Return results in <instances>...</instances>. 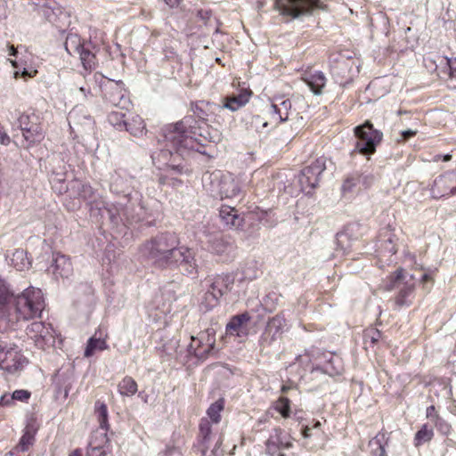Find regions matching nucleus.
<instances>
[{
	"instance_id": "obj_1",
	"label": "nucleus",
	"mask_w": 456,
	"mask_h": 456,
	"mask_svg": "<svg viewBox=\"0 0 456 456\" xmlns=\"http://www.w3.org/2000/svg\"><path fill=\"white\" fill-rule=\"evenodd\" d=\"M163 148L152 155L153 162L159 169L182 172L183 167L178 160L190 155L191 151H200L207 141H215L208 132L207 124L193 117H185L175 124L167 125L163 129Z\"/></svg>"
},
{
	"instance_id": "obj_2",
	"label": "nucleus",
	"mask_w": 456,
	"mask_h": 456,
	"mask_svg": "<svg viewBox=\"0 0 456 456\" xmlns=\"http://www.w3.org/2000/svg\"><path fill=\"white\" fill-rule=\"evenodd\" d=\"M175 233H161L142 247V254L154 265L161 268H179L183 273L196 274L198 265L192 249L179 247Z\"/></svg>"
},
{
	"instance_id": "obj_3",
	"label": "nucleus",
	"mask_w": 456,
	"mask_h": 456,
	"mask_svg": "<svg viewBox=\"0 0 456 456\" xmlns=\"http://www.w3.org/2000/svg\"><path fill=\"white\" fill-rule=\"evenodd\" d=\"M45 307L40 289L30 286L14 294L6 281L0 277V319L15 322L40 318Z\"/></svg>"
},
{
	"instance_id": "obj_4",
	"label": "nucleus",
	"mask_w": 456,
	"mask_h": 456,
	"mask_svg": "<svg viewBox=\"0 0 456 456\" xmlns=\"http://www.w3.org/2000/svg\"><path fill=\"white\" fill-rule=\"evenodd\" d=\"M385 287L387 290H398L395 298V304L398 308L411 305L414 298L415 282L412 276L403 269H398L394 275H391Z\"/></svg>"
},
{
	"instance_id": "obj_5",
	"label": "nucleus",
	"mask_w": 456,
	"mask_h": 456,
	"mask_svg": "<svg viewBox=\"0 0 456 456\" xmlns=\"http://www.w3.org/2000/svg\"><path fill=\"white\" fill-rule=\"evenodd\" d=\"M354 130L357 139L354 151L365 156L372 155L382 141V132L375 129L370 121L355 126Z\"/></svg>"
},
{
	"instance_id": "obj_6",
	"label": "nucleus",
	"mask_w": 456,
	"mask_h": 456,
	"mask_svg": "<svg viewBox=\"0 0 456 456\" xmlns=\"http://www.w3.org/2000/svg\"><path fill=\"white\" fill-rule=\"evenodd\" d=\"M19 127L22 131L24 140L30 147L40 142L45 138V132L41 126V118L35 112H23L18 118Z\"/></svg>"
},
{
	"instance_id": "obj_7",
	"label": "nucleus",
	"mask_w": 456,
	"mask_h": 456,
	"mask_svg": "<svg viewBox=\"0 0 456 456\" xmlns=\"http://www.w3.org/2000/svg\"><path fill=\"white\" fill-rule=\"evenodd\" d=\"M90 44L82 41L77 34H69L64 43L65 50L69 55H78L86 70H92L95 67L96 57L89 48Z\"/></svg>"
},
{
	"instance_id": "obj_8",
	"label": "nucleus",
	"mask_w": 456,
	"mask_h": 456,
	"mask_svg": "<svg viewBox=\"0 0 456 456\" xmlns=\"http://www.w3.org/2000/svg\"><path fill=\"white\" fill-rule=\"evenodd\" d=\"M191 341L188 346L190 354L199 359L207 358L214 350L216 344V332L214 329H207L200 331L197 336H191Z\"/></svg>"
},
{
	"instance_id": "obj_9",
	"label": "nucleus",
	"mask_w": 456,
	"mask_h": 456,
	"mask_svg": "<svg viewBox=\"0 0 456 456\" xmlns=\"http://www.w3.org/2000/svg\"><path fill=\"white\" fill-rule=\"evenodd\" d=\"M26 334L38 348L45 349L54 346L55 332L51 324L32 322L27 327Z\"/></svg>"
},
{
	"instance_id": "obj_10",
	"label": "nucleus",
	"mask_w": 456,
	"mask_h": 456,
	"mask_svg": "<svg viewBox=\"0 0 456 456\" xmlns=\"http://www.w3.org/2000/svg\"><path fill=\"white\" fill-rule=\"evenodd\" d=\"M275 7L282 15L297 18L320 7V0H275Z\"/></svg>"
},
{
	"instance_id": "obj_11",
	"label": "nucleus",
	"mask_w": 456,
	"mask_h": 456,
	"mask_svg": "<svg viewBox=\"0 0 456 456\" xmlns=\"http://www.w3.org/2000/svg\"><path fill=\"white\" fill-rule=\"evenodd\" d=\"M235 281L233 273L217 274L211 278L209 289L206 294V299L211 306L215 305L220 297L229 292Z\"/></svg>"
},
{
	"instance_id": "obj_12",
	"label": "nucleus",
	"mask_w": 456,
	"mask_h": 456,
	"mask_svg": "<svg viewBox=\"0 0 456 456\" xmlns=\"http://www.w3.org/2000/svg\"><path fill=\"white\" fill-rule=\"evenodd\" d=\"M224 409V403L221 400H218L212 403L208 409L207 414L208 418H204L201 419L200 424V434L202 437V453L205 454L206 451L208 449V441L210 440L212 428L211 423L217 424L221 420V411Z\"/></svg>"
},
{
	"instance_id": "obj_13",
	"label": "nucleus",
	"mask_w": 456,
	"mask_h": 456,
	"mask_svg": "<svg viewBox=\"0 0 456 456\" xmlns=\"http://www.w3.org/2000/svg\"><path fill=\"white\" fill-rule=\"evenodd\" d=\"M212 181V191L221 199L233 198L240 192V186L231 174L214 173L209 176Z\"/></svg>"
},
{
	"instance_id": "obj_14",
	"label": "nucleus",
	"mask_w": 456,
	"mask_h": 456,
	"mask_svg": "<svg viewBox=\"0 0 456 456\" xmlns=\"http://www.w3.org/2000/svg\"><path fill=\"white\" fill-rule=\"evenodd\" d=\"M325 168V160L322 158L317 159L311 165L305 167L298 176L301 190L310 193L311 190L318 185L320 176Z\"/></svg>"
},
{
	"instance_id": "obj_15",
	"label": "nucleus",
	"mask_w": 456,
	"mask_h": 456,
	"mask_svg": "<svg viewBox=\"0 0 456 456\" xmlns=\"http://www.w3.org/2000/svg\"><path fill=\"white\" fill-rule=\"evenodd\" d=\"M27 362L26 357L17 346H6L0 354V369L8 373L15 374L20 371Z\"/></svg>"
},
{
	"instance_id": "obj_16",
	"label": "nucleus",
	"mask_w": 456,
	"mask_h": 456,
	"mask_svg": "<svg viewBox=\"0 0 456 456\" xmlns=\"http://www.w3.org/2000/svg\"><path fill=\"white\" fill-rule=\"evenodd\" d=\"M293 446V438L285 430L276 428L265 443L266 452L271 456H285L284 450Z\"/></svg>"
},
{
	"instance_id": "obj_17",
	"label": "nucleus",
	"mask_w": 456,
	"mask_h": 456,
	"mask_svg": "<svg viewBox=\"0 0 456 456\" xmlns=\"http://www.w3.org/2000/svg\"><path fill=\"white\" fill-rule=\"evenodd\" d=\"M267 114L270 118V123L273 125L287 121L292 118L294 115H297V113L292 110L290 100L282 98L275 99L269 106Z\"/></svg>"
},
{
	"instance_id": "obj_18",
	"label": "nucleus",
	"mask_w": 456,
	"mask_h": 456,
	"mask_svg": "<svg viewBox=\"0 0 456 456\" xmlns=\"http://www.w3.org/2000/svg\"><path fill=\"white\" fill-rule=\"evenodd\" d=\"M456 191V172L451 171L439 175L431 188L435 199L450 196Z\"/></svg>"
},
{
	"instance_id": "obj_19",
	"label": "nucleus",
	"mask_w": 456,
	"mask_h": 456,
	"mask_svg": "<svg viewBox=\"0 0 456 456\" xmlns=\"http://www.w3.org/2000/svg\"><path fill=\"white\" fill-rule=\"evenodd\" d=\"M99 428L92 435L89 446L99 444V446L110 447L109 438L107 437V430L109 428L108 423V410L104 403H101L97 408Z\"/></svg>"
},
{
	"instance_id": "obj_20",
	"label": "nucleus",
	"mask_w": 456,
	"mask_h": 456,
	"mask_svg": "<svg viewBox=\"0 0 456 456\" xmlns=\"http://www.w3.org/2000/svg\"><path fill=\"white\" fill-rule=\"evenodd\" d=\"M286 327V321L281 315H275L271 318L261 335L260 340L262 345L271 346L273 342L281 338Z\"/></svg>"
},
{
	"instance_id": "obj_21",
	"label": "nucleus",
	"mask_w": 456,
	"mask_h": 456,
	"mask_svg": "<svg viewBox=\"0 0 456 456\" xmlns=\"http://www.w3.org/2000/svg\"><path fill=\"white\" fill-rule=\"evenodd\" d=\"M68 120L71 129L81 132L92 131L94 125L93 118L80 107H75L69 111Z\"/></svg>"
},
{
	"instance_id": "obj_22",
	"label": "nucleus",
	"mask_w": 456,
	"mask_h": 456,
	"mask_svg": "<svg viewBox=\"0 0 456 456\" xmlns=\"http://www.w3.org/2000/svg\"><path fill=\"white\" fill-rule=\"evenodd\" d=\"M250 319L251 317L247 312L232 316L226 324V335L239 338L246 337L248 333V324Z\"/></svg>"
},
{
	"instance_id": "obj_23",
	"label": "nucleus",
	"mask_w": 456,
	"mask_h": 456,
	"mask_svg": "<svg viewBox=\"0 0 456 456\" xmlns=\"http://www.w3.org/2000/svg\"><path fill=\"white\" fill-rule=\"evenodd\" d=\"M104 97L113 106L126 103V90L122 82H110L105 87Z\"/></svg>"
},
{
	"instance_id": "obj_24",
	"label": "nucleus",
	"mask_w": 456,
	"mask_h": 456,
	"mask_svg": "<svg viewBox=\"0 0 456 456\" xmlns=\"http://www.w3.org/2000/svg\"><path fill=\"white\" fill-rule=\"evenodd\" d=\"M55 279H68L73 274V265L70 259L61 254H56L51 265Z\"/></svg>"
},
{
	"instance_id": "obj_25",
	"label": "nucleus",
	"mask_w": 456,
	"mask_h": 456,
	"mask_svg": "<svg viewBox=\"0 0 456 456\" xmlns=\"http://www.w3.org/2000/svg\"><path fill=\"white\" fill-rule=\"evenodd\" d=\"M78 195L87 201L93 215L94 212L101 211L102 206L104 207L103 199L98 195L89 184H79Z\"/></svg>"
},
{
	"instance_id": "obj_26",
	"label": "nucleus",
	"mask_w": 456,
	"mask_h": 456,
	"mask_svg": "<svg viewBox=\"0 0 456 456\" xmlns=\"http://www.w3.org/2000/svg\"><path fill=\"white\" fill-rule=\"evenodd\" d=\"M383 243L382 249L379 253V263H383V259L387 264H390L392 260L390 259L393 255H395L397 251V248L395 245V235L392 234L389 231H385L383 234Z\"/></svg>"
},
{
	"instance_id": "obj_27",
	"label": "nucleus",
	"mask_w": 456,
	"mask_h": 456,
	"mask_svg": "<svg viewBox=\"0 0 456 456\" xmlns=\"http://www.w3.org/2000/svg\"><path fill=\"white\" fill-rule=\"evenodd\" d=\"M219 216L228 228L238 229L242 226L243 219L238 215L234 208L226 205L222 206Z\"/></svg>"
},
{
	"instance_id": "obj_28",
	"label": "nucleus",
	"mask_w": 456,
	"mask_h": 456,
	"mask_svg": "<svg viewBox=\"0 0 456 456\" xmlns=\"http://www.w3.org/2000/svg\"><path fill=\"white\" fill-rule=\"evenodd\" d=\"M303 80L314 94H322V90L326 84V77L321 71L306 72L304 74Z\"/></svg>"
},
{
	"instance_id": "obj_29",
	"label": "nucleus",
	"mask_w": 456,
	"mask_h": 456,
	"mask_svg": "<svg viewBox=\"0 0 456 456\" xmlns=\"http://www.w3.org/2000/svg\"><path fill=\"white\" fill-rule=\"evenodd\" d=\"M388 437L385 432H379L369 442V449L371 456H386L385 447Z\"/></svg>"
},
{
	"instance_id": "obj_30",
	"label": "nucleus",
	"mask_w": 456,
	"mask_h": 456,
	"mask_svg": "<svg viewBox=\"0 0 456 456\" xmlns=\"http://www.w3.org/2000/svg\"><path fill=\"white\" fill-rule=\"evenodd\" d=\"M250 98V93L247 90H243L237 95H232L225 99V103L224 104V107L232 110L235 111L239 110L240 108L243 107Z\"/></svg>"
},
{
	"instance_id": "obj_31",
	"label": "nucleus",
	"mask_w": 456,
	"mask_h": 456,
	"mask_svg": "<svg viewBox=\"0 0 456 456\" xmlns=\"http://www.w3.org/2000/svg\"><path fill=\"white\" fill-rule=\"evenodd\" d=\"M137 390L136 381L129 376L123 378L118 384V391L122 396H133L136 394Z\"/></svg>"
},
{
	"instance_id": "obj_32",
	"label": "nucleus",
	"mask_w": 456,
	"mask_h": 456,
	"mask_svg": "<svg viewBox=\"0 0 456 456\" xmlns=\"http://www.w3.org/2000/svg\"><path fill=\"white\" fill-rule=\"evenodd\" d=\"M125 130L134 136L142 135L145 132L143 119L139 115H133L127 122L126 121Z\"/></svg>"
},
{
	"instance_id": "obj_33",
	"label": "nucleus",
	"mask_w": 456,
	"mask_h": 456,
	"mask_svg": "<svg viewBox=\"0 0 456 456\" xmlns=\"http://www.w3.org/2000/svg\"><path fill=\"white\" fill-rule=\"evenodd\" d=\"M108 348L107 343L105 339L101 338H96L95 335L89 338L87 342V346L85 350V356L90 357L96 351H102Z\"/></svg>"
},
{
	"instance_id": "obj_34",
	"label": "nucleus",
	"mask_w": 456,
	"mask_h": 456,
	"mask_svg": "<svg viewBox=\"0 0 456 456\" xmlns=\"http://www.w3.org/2000/svg\"><path fill=\"white\" fill-rule=\"evenodd\" d=\"M30 397V392L28 390L20 389L15 390L12 395L8 394L0 396V405H8L12 401L18 400L20 402L27 401Z\"/></svg>"
},
{
	"instance_id": "obj_35",
	"label": "nucleus",
	"mask_w": 456,
	"mask_h": 456,
	"mask_svg": "<svg viewBox=\"0 0 456 456\" xmlns=\"http://www.w3.org/2000/svg\"><path fill=\"white\" fill-rule=\"evenodd\" d=\"M12 263L19 271L28 269L30 266V262L27 258L26 252L22 249H17L12 254Z\"/></svg>"
},
{
	"instance_id": "obj_36",
	"label": "nucleus",
	"mask_w": 456,
	"mask_h": 456,
	"mask_svg": "<svg viewBox=\"0 0 456 456\" xmlns=\"http://www.w3.org/2000/svg\"><path fill=\"white\" fill-rule=\"evenodd\" d=\"M110 191L116 194H123L125 196H128L130 194L126 180L118 175L112 178Z\"/></svg>"
},
{
	"instance_id": "obj_37",
	"label": "nucleus",
	"mask_w": 456,
	"mask_h": 456,
	"mask_svg": "<svg viewBox=\"0 0 456 456\" xmlns=\"http://www.w3.org/2000/svg\"><path fill=\"white\" fill-rule=\"evenodd\" d=\"M35 430L27 427L16 449L20 452H27L34 443Z\"/></svg>"
},
{
	"instance_id": "obj_38",
	"label": "nucleus",
	"mask_w": 456,
	"mask_h": 456,
	"mask_svg": "<svg viewBox=\"0 0 456 456\" xmlns=\"http://www.w3.org/2000/svg\"><path fill=\"white\" fill-rule=\"evenodd\" d=\"M434 436L433 429L429 428L427 424L423 425L421 428L415 435V445L419 446L423 443L428 442L432 439Z\"/></svg>"
},
{
	"instance_id": "obj_39",
	"label": "nucleus",
	"mask_w": 456,
	"mask_h": 456,
	"mask_svg": "<svg viewBox=\"0 0 456 456\" xmlns=\"http://www.w3.org/2000/svg\"><path fill=\"white\" fill-rule=\"evenodd\" d=\"M125 115L119 111H112L108 116V120L118 130H123L126 126Z\"/></svg>"
},
{
	"instance_id": "obj_40",
	"label": "nucleus",
	"mask_w": 456,
	"mask_h": 456,
	"mask_svg": "<svg viewBox=\"0 0 456 456\" xmlns=\"http://www.w3.org/2000/svg\"><path fill=\"white\" fill-rule=\"evenodd\" d=\"M289 400L286 397H280L275 403V410L281 414L283 418L289 417L290 406Z\"/></svg>"
},
{
	"instance_id": "obj_41",
	"label": "nucleus",
	"mask_w": 456,
	"mask_h": 456,
	"mask_svg": "<svg viewBox=\"0 0 456 456\" xmlns=\"http://www.w3.org/2000/svg\"><path fill=\"white\" fill-rule=\"evenodd\" d=\"M97 213L102 216L104 217V214H107L108 218L110 221L113 224H117L118 221L119 213L118 210L111 209L107 203L104 201V207L102 206V210L97 211Z\"/></svg>"
},
{
	"instance_id": "obj_42",
	"label": "nucleus",
	"mask_w": 456,
	"mask_h": 456,
	"mask_svg": "<svg viewBox=\"0 0 456 456\" xmlns=\"http://www.w3.org/2000/svg\"><path fill=\"white\" fill-rule=\"evenodd\" d=\"M110 447L99 446V444L89 446L86 455L87 456H106L110 452Z\"/></svg>"
},
{
	"instance_id": "obj_43",
	"label": "nucleus",
	"mask_w": 456,
	"mask_h": 456,
	"mask_svg": "<svg viewBox=\"0 0 456 456\" xmlns=\"http://www.w3.org/2000/svg\"><path fill=\"white\" fill-rule=\"evenodd\" d=\"M355 177H356L357 183H359L360 188L361 187L368 188L369 186L371 185V183L374 181V176L370 174H362V175H357Z\"/></svg>"
},
{
	"instance_id": "obj_44",
	"label": "nucleus",
	"mask_w": 456,
	"mask_h": 456,
	"mask_svg": "<svg viewBox=\"0 0 456 456\" xmlns=\"http://www.w3.org/2000/svg\"><path fill=\"white\" fill-rule=\"evenodd\" d=\"M381 337L380 332L378 330L371 329L367 330L364 338L366 340L370 339L372 344L377 343Z\"/></svg>"
},
{
	"instance_id": "obj_45",
	"label": "nucleus",
	"mask_w": 456,
	"mask_h": 456,
	"mask_svg": "<svg viewBox=\"0 0 456 456\" xmlns=\"http://www.w3.org/2000/svg\"><path fill=\"white\" fill-rule=\"evenodd\" d=\"M357 185H359V183H357L356 177H349L343 183V190L351 191Z\"/></svg>"
},
{
	"instance_id": "obj_46",
	"label": "nucleus",
	"mask_w": 456,
	"mask_h": 456,
	"mask_svg": "<svg viewBox=\"0 0 456 456\" xmlns=\"http://www.w3.org/2000/svg\"><path fill=\"white\" fill-rule=\"evenodd\" d=\"M416 134H417V131L416 130H412V129H408V130L402 131L401 132V138H399L397 141L399 142H404V141L408 140L409 138L413 137L414 135H416Z\"/></svg>"
},
{
	"instance_id": "obj_47",
	"label": "nucleus",
	"mask_w": 456,
	"mask_h": 456,
	"mask_svg": "<svg viewBox=\"0 0 456 456\" xmlns=\"http://www.w3.org/2000/svg\"><path fill=\"white\" fill-rule=\"evenodd\" d=\"M0 142L8 145L11 142L10 136L0 127Z\"/></svg>"
},
{
	"instance_id": "obj_48",
	"label": "nucleus",
	"mask_w": 456,
	"mask_h": 456,
	"mask_svg": "<svg viewBox=\"0 0 456 456\" xmlns=\"http://www.w3.org/2000/svg\"><path fill=\"white\" fill-rule=\"evenodd\" d=\"M78 92L82 94L85 100L88 99V97L92 95L91 89L86 86H80L78 88Z\"/></svg>"
},
{
	"instance_id": "obj_49",
	"label": "nucleus",
	"mask_w": 456,
	"mask_h": 456,
	"mask_svg": "<svg viewBox=\"0 0 456 456\" xmlns=\"http://www.w3.org/2000/svg\"><path fill=\"white\" fill-rule=\"evenodd\" d=\"M448 65L450 69V76L456 78V59L453 61H448Z\"/></svg>"
},
{
	"instance_id": "obj_50",
	"label": "nucleus",
	"mask_w": 456,
	"mask_h": 456,
	"mask_svg": "<svg viewBox=\"0 0 456 456\" xmlns=\"http://www.w3.org/2000/svg\"><path fill=\"white\" fill-rule=\"evenodd\" d=\"M222 444V439L219 438L215 445V447L212 450V453L215 456H220L222 454V452L220 451V446Z\"/></svg>"
},
{
	"instance_id": "obj_51",
	"label": "nucleus",
	"mask_w": 456,
	"mask_h": 456,
	"mask_svg": "<svg viewBox=\"0 0 456 456\" xmlns=\"http://www.w3.org/2000/svg\"><path fill=\"white\" fill-rule=\"evenodd\" d=\"M427 417L429 419L437 418V415L436 414V409L435 406H429L427 409Z\"/></svg>"
},
{
	"instance_id": "obj_52",
	"label": "nucleus",
	"mask_w": 456,
	"mask_h": 456,
	"mask_svg": "<svg viewBox=\"0 0 456 456\" xmlns=\"http://www.w3.org/2000/svg\"><path fill=\"white\" fill-rule=\"evenodd\" d=\"M36 73H37L36 70H34L33 72H29L27 69H23V70L20 73V76L23 77H32L35 76Z\"/></svg>"
},
{
	"instance_id": "obj_53",
	"label": "nucleus",
	"mask_w": 456,
	"mask_h": 456,
	"mask_svg": "<svg viewBox=\"0 0 456 456\" xmlns=\"http://www.w3.org/2000/svg\"><path fill=\"white\" fill-rule=\"evenodd\" d=\"M311 428L308 427V426H305L304 428H303V431H302V435L304 437L307 438L311 436Z\"/></svg>"
},
{
	"instance_id": "obj_54",
	"label": "nucleus",
	"mask_w": 456,
	"mask_h": 456,
	"mask_svg": "<svg viewBox=\"0 0 456 456\" xmlns=\"http://www.w3.org/2000/svg\"><path fill=\"white\" fill-rule=\"evenodd\" d=\"M170 7L177 6L181 0H164Z\"/></svg>"
},
{
	"instance_id": "obj_55",
	"label": "nucleus",
	"mask_w": 456,
	"mask_h": 456,
	"mask_svg": "<svg viewBox=\"0 0 456 456\" xmlns=\"http://www.w3.org/2000/svg\"><path fill=\"white\" fill-rule=\"evenodd\" d=\"M7 48H8V52H9L8 54L10 56H15L17 54V50H16V48L13 45H8Z\"/></svg>"
},
{
	"instance_id": "obj_56",
	"label": "nucleus",
	"mask_w": 456,
	"mask_h": 456,
	"mask_svg": "<svg viewBox=\"0 0 456 456\" xmlns=\"http://www.w3.org/2000/svg\"><path fill=\"white\" fill-rule=\"evenodd\" d=\"M440 428L444 433H447L449 431V426L446 423L441 424Z\"/></svg>"
},
{
	"instance_id": "obj_57",
	"label": "nucleus",
	"mask_w": 456,
	"mask_h": 456,
	"mask_svg": "<svg viewBox=\"0 0 456 456\" xmlns=\"http://www.w3.org/2000/svg\"><path fill=\"white\" fill-rule=\"evenodd\" d=\"M69 456H82V453L79 450H75Z\"/></svg>"
},
{
	"instance_id": "obj_58",
	"label": "nucleus",
	"mask_w": 456,
	"mask_h": 456,
	"mask_svg": "<svg viewBox=\"0 0 456 456\" xmlns=\"http://www.w3.org/2000/svg\"><path fill=\"white\" fill-rule=\"evenodd\" d=\"M289 389H290V387H289V386L283 385V386L281 387V392H282V393H287Z\"/></svg>"
},
{
	"instance_id": "obj_59",
	"label": "nucleus",
	"mask_w": 456,
	"mask_h": 456,
	"mask_svg": "<svg viewBox=\"0 0 456 456\" xmlns=\"http://www.w3.org/2000/svg\"><path fill=\"white\" fill-rule=\"evenodd\" d=\"M452 159V156L449 154H446L443 157L444 161H449Z\"/></svg>"
},
{
	"instance_id": "obj_60",
	"label": "nucleus",
	"mask_w": 456,
	"mask_h": 456,
	"mask_svg": "<svg viewBox=\"0 0 456 456\" xmlns=\"http://www.w3.org/2000/svg\"><path fill=\"white\" fill-rule=\"evenodd\" d=\"M10 61H11L12 66L14 69H18V63H17V61H12V60H11Z\"/></svg>"
},
{
	"instance_id": "obj_61",
	"label": "nucleus",
	"mask_w": 456,
	"mask_h": 456,
	"mask_svg": "<svg viewBox=\"0 0 456 456\" xmlns=\"http://www.w3.org/2000/svg\"><path fill=\"white\" fill-rule=\"evenodd\" d=\"M320 427H321V422H320V421H316V422L314 423V427H313V428H320Z\"/></svg>"
},
{
	"instance_id": "obj_62",
	"label": "nucleus",
	"mask_w": 456,
	"mask_h": 456,
	"mask_svg": "<svg viewBox=\"0 0 456 456\" xmlns=\"http://www.w3.org/2000/svg\"><path fill=\"white\" fill-rule=\"evenodd\" d=\"M428 279H429V276H428V274H424V275L422 276V280H423V281H428Z\"/></svg>"
},
{
	"instance_id": "obj_63",
	"label": "nucleus",
	"mask_w": 456,
	"mask_h": 456,
	"mask_svg": "<svg viewBox=\"0 0 456 456\" xmlns=\"http://www.w3.org/2000/svg\"><path fill=\"white\" fill-rule=\"evenodd\" d=\"M19 76H20V72L18 70H16L14 72V77L17 78V77H19Z\"/></svg>"
},
{
	"instance_id": "obj_64",
	"label": "nucleus",
	"mask_w": 456,
	"mask_h": 456,
	"mask_svg": "<svg viewBox=\"0 0 456 456\" xmlns=\"http://www.w3.org/2000/svg\"><path fill=\"white\" fill-rule=\"evenodd\" d=\"M267 126H268V122H267V121H265V122H264V123H263V126H264V127H266Z\"/></svg>"
}]
</instances>
